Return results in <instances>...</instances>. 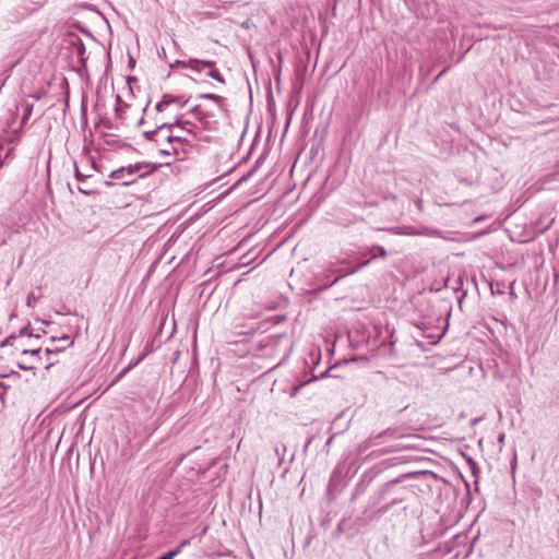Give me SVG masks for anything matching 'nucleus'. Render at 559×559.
Wrapping results in <instances>:
<instances>
[{"label":"nucleus","mask_w":559,"mask_h":559,"mask_svg":"<svg viewBox=\"0 0 559 559\" xmlns=\"http://www.w3.org/2000/svg\"><path fill=\"white\" fill-rule=\"evenodd\" d=\"M153 169L154 168L147 163H136L112 170L109 177L114 179H121L122 186H129L133 183L136 178H142L145 175L151 174Z\"/></svg>","instance_id":"1"},{"label":"nucleus","mask_w":559,"mask_h":559,"mask_svg":"<svg viewBox=\"0 0 559 559\" xmlns=\"http://www.w3.org/2000/svg\"><path fill=\"white\" fill-rule=\"evenodd\" d=\"M381 438L409 440V439H413L414 436H412V435H402V433L399 432L397 429L388 428V429L381 431L380 433H378L376 436H372V437H369L368 439L362 441L358 445V452L360 454L367 452L371 447L379 444V440Z\"/></svg>","instance_id":"2"},{"label":"nucleus","mask_w":559,"mask_h":559,"mask_svg":"<svg viewBox=\"0 0 559 559\" xmlns=\"http://www.w3.org/2000/svg\"><path fill=\"white\" fill-rule=\"evenodd\" d=\"M174 126L173 124H162L157 129L153 131H146L144 132V135L146 139L155 142H159L162 140H166L169 144H173L174 142V133H173ZM171 150L174 152H177V147L171 145Z\"/></svg>","instance_id":"3"},{"label":"nucleus","mask_w":559,"mask_h":559,"mask_svg":"<svg viewBox=\"0 0 559 559\" xmlns=\"http://www.w3.org/2000/svg\"><path fill=\"white\" fill-rule=\"evenodd\" d=\"M51 343L55 344L56 342H62L63 344L61 346L59 345H56V346H48L46 347L44 354L46 355L47 359H49V356L51 354H56V353H60L62 352L67 346L71 345L72 343L70 342V337L68 335H63L61 338H55V337H51Z\"/></svg>","instance_id":"4"},{"label":"nucleus","mask_w":559,"mask_h":559,"mask_svg":"<svg viewBox=\"0 0 559 559\" xmlns=\"http://www.w3.org/2000/svg\"><path fill=\"white\" fill-rule=\"evenodd\" d=\"M33 108H34V104L31 103L28 99H24L17 107H16V110L17 111H22V119H21V127H23L24 124H26V122L28 121L29 117L32 116V112H33Z\"/></svg>","instance_id":"5"},{"label":"nucleus","mask_w":559,"mask_h":559,"mask_svg":"<svg viewBox=\"0 0 559 559\" xmlns=\"http://www.w3.org/2000/svg\"><path fill=\"white\" fill-rule=\"evenodd\" d=\"M214 66L215 62L211 60L189 59V69L194 71H201L202 68H209L212 70Z\"/></svg>","instance_id":"6"},{"label":"nucleus","mask_w":559,"mask_h":559,"mask_svg":"<svg viewBox=\"0 0 559 559\" xmlns=\"http://www.w3.org/2000/svg\"><path fill=\"white\" fill-rule=\"evenodd\" d=\"M370 252H371V259L365 261L364 263H361L355 271H358L359 269L366 266L372 259H376L378 257L380 258H386L388 257V252L386 250L381 247V246H373L371 249H370Z\"/></svg>","instance_id":"7"},{"label":"nucleus","mask_w":559,"mask_h":559,"mask_svg":"<svg viewBox=\"0 0 559 559\" xmlns=\"http://www.w3.org/2000/svg\"><path fill=\"white\" fill-rule=\"evenodd\" d=\"M175 102H178V99L173 96V95H164L162 100H159L155 108L157 111H163L165 110L170 104L175 103Z\"/></svg>","instance_id":"8"},{"label":"nucleus","mask_w":559,"mask_h":559,"mask_svg":"<svg viewBox=\"0 0 559 559\" xmlns=\"http://www.w3.org/2000/svg\"><path fill=\"white\" fill-rule=\"evenodd\" d=\"M180 548H181V546H179L170 551H167V552L163 554L160 557H158L157 559H174L180 552Z\"/></svg>","instance_id":"9"},{"label":"nucleus","mask_w":559,"mask_h":559,"mask_svg":"<svg viewBox=\"0 0 559 559\" xmlns=\"http://www.w3.org/2000/svg\"><path fill=\"white\" fill-rule=\"evenodd\" d=\"M74 175H75L76 180H79V181H84L85 179L91 177V175H88V174H82L75 162H74Z\"/></svg>","instance_id":"10"},{"label":"nucleus","mask_w":559,"mask_h":559,"mask_svg":"<svg viewBox=\"0 0 559 559\" xmlns=\"http://www.w3.org/2000/svg\"><path fill=\"white\" fill-rule=\"evenodd\" d=\"M200 98L211 99V100L215 102L218 106H219L221 102L223 100V98L221 96L215 95V94H202V95H200Z\"/></svg>","instance_id":"11"},{"label":"nucleus","mask_w":559,"mask_h":559,"mask_svg":"<svg viewBox=\"0 0 559 559\" xmlns=\"http://www.w3.org/2000/svg\"><path fill=\"white\" fill-rule=\"evenodd\" d=\"M206 75L212 78V79H215L218 82H224L221 73L217 70H215V69L210 70Z\"/></svg>","instance_id":"12"},{"label":"nucleus","mask_w":559,"mask_h":559,"mask_svg":"<svg viewBox=\"0 0 559 559\" xmlns=\"http://www.w3.org/2000/svg\"><path fill=\"white\" fill-rule=\"evenodd\" d=\"M41 348H35V349H24L22 352L23 356L31 355V356H40Z\"/></svg>","instance_id":"13"},{"label":"nucleus","mask_w":559,"mask_h":559,"mask_svg":"<svg viewBox=\"0 0 559 559\" xmlns=\"http://www.w3.org/2000/svg\"><path fill=\"white\" fill-rule=\"evenodd\" d=\"M412 447H413V444H412V443H409V442H403V443H401V444L396 445L394 449L388 450V451H386V453H389V452H393V451H396V450H400V449H407V448H412Z\"/></svg>","instance_id":"14"},{"label":"nucleus","mask_w":559,"mask_h":559,"mask_svg":"<svg viewBox=\"0 0 559 559\" xmlns=\"http://www.w3.org/2000/svg\"><path fill=\"white\" fill-rule=\"evenodd\" d=\"M170 67L171 68H175V67L189 68V60L188 61L177 60L174 64H170Z\"/></svg>","instance_id":"15"},{"label":"nucleus","mask_w":559,"mask_h":559,"mask_svg":"<svg viewBox=\"0 0 559 559\" xmlns=\"http://www.w3.org/2000/svg\"><path fill=\"white\" fill-rule=\"evenodd\" d=\"M403 501L402 498L400 499H393L390 503H388L386 506L383 507V511H388L392 506L394 504H397V503H401Z\"/></svg>","instance_id":"16"},{"label":"nucleus","mask_w":559,"mask_h":559,"mask_svg":"<svg viewBox=\"0 0 559 559\" xmlns=\"http://www.w3.org/2000/svg\"><path fill=\"white\" fill-rule=\"evenodd\" d=\"M20 336H32V332L28 326H24L20 330Z\"/></svg>","instance_id":"17"},{"label":"nucleus","mask_w":559,"mask_h":559,"mask_svg":"<svg viewBox=\"0 0 559 559\" xmlns=\"http://www.w3.org/2000/svg\"><path fill=\"white\" fill-rule=\"evenodd\" d=\"M36 298L37 297L35 296L34 293L28 294V296H27V306L32 307L33 302H35Z\"/></svg>","instance_id":"18"},{"label":"nucleus","mask_w":559,"mask_h":559,"mask_svg":"<svg viewBox=\"0 0 559 559\" xmlns=\"http://www.w3.org/2000/svg\"><path fill=\"white\" fill-rule=\"evenodd\" d=\"M19 368L23 369V370H31V369H33L32 366H28V365H26L24 362H19Z\"/></svg>","instance_id":"19"},{"label":"nucleus","mask_w":559,"mask_h":559,"mask_svg":"<svg viewBox=\"0 0 559 559\" xmlns=\"http://www.w3.org/2000/svg\"><path fill=\"white\" fill-rule=\"evenodd\" d=\"M182 140H185V138L181 135V133L174 134V141H178V142H180V141H182Z\"/></svg>","instance_id":"20"},{"label":"nucleus","mask_w":559,"mask_h":559,"mask_svg":"<svg viewBox=\"0 0 559 559\" xmlns=\"http://www.w3.org/2000/svg\"><path fill=\"white\" fill-rule=\"evenodd\" d=\"M12 338H14V335H11V336H9L8 338H5V340L2 342L1 346H5V345L10 344V341H11Z\"/></svg>","instance_id":"21"},{"label":"nucleus","mask_w":559,"mask_h":559,"mask_svg":"<svg viewBox=\"0 0 559 559\" xmlns=\"http://www.w3.org/2000/svg\"><path fill=\"white\" fill-rule=\"evenodd\" d=\"M159 153L163 154V155H169L170 154V150L169 148H162V150H159Z\"/></svg>","instance_id":"22"},{"label":"nucleus","mask_w":559,"mask_h":559,"mask_svg":"<svg viewBox=\"0 0 559 559\" xmlns=\"http://www.w3.org/2000/svg\"><path fill=\"white\" fill-rule=\"evenodd\" d=\"M78 190H79L81 193H83V194H90V191H87V190H85V189H83V188H81V187H78Z\"/></svg>","instance_id":"23"},{"label":"nucleus","mask_w":559,"mask_h":559,"mask_svg":"<svg viewBox=\"0 0 559 559\" xmlns=\"http://www.w3.org/2000/svg\"><path fill=\"white\" fill-rule=\"evenodd\" d=\"M328 372H329V371L322 372V373H321V376H320V378H324V377H326V376H328Z\"/></svg>","instance_id":"24"},{"label":"nucleus","mask_w":559,"mask_h":559,"mask_svg":"<svg viewBox=\"0 0 559 559\" xmlns=\"http://www.w3.org/2000/svg\"><path fill=\"white\" fill-rule=\"evenodd\" d=\"M182 124L183 126H188V124L190 126L191 123L189 121H185V122H182Z\"/></svg>","instance_id":"25"}]
</instances>
